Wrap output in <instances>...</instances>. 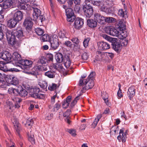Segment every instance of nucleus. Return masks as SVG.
<instances>
[{
    "mask_svg": "<svg viewBox=\"0 0 147 147\" xmlns=\"http://www.w3.org/2000/svg\"><path fill=\"white\" fill-rule=\"evenodd\" d=\"M13 124L17 133L18 134V135H20V125L18 121H15L14 122H13Z\"/></svg>",
    "mask_w": 147,
    "mask_h": 147,
    "instance_id": "nucleus-29",
    "label": "nucleus"
},
{
    "mask_svg": "<svg viewBox=\"0 0 147 147\" xmlns=\"http://www.w3.org/2000/svg\"><path fill=\"white\" fill-rule=\"evenodd\" d=\"M48 60L49 61H52L53 60V56L52 54H50L47 55Z\"/></svg>",
    "mask_w": 147,
    "mask_h": 147,
    "instance_id": "nucleus-64",
    "label": "nucleus"
},
{
    "mask_svg": "<svg viewBox=\"0 0 147 147\" xmlns=\"http://www.w3.org/2000/svg\"><path fill=\"white\" fill-rule=\"evenodd\" d=\"M90 40V38H85L83 42L84 46L85 48H86L88 46V43Z\"/></svg>",
    "mask_w": 147,
    "mask_h": 147,
    "instance_id": "nucleus-46",
    "label": "nucleus"
},
{
    "mask_svg": "<svg viewBox=\"0 0 147 147\" xmlns=\"http://www.w3.org/2000/svg\"><path fill=\"white\" fill-rule=\"evenodd\" d=\"M83 10L85 15L87 18L90 17L93 14V9L91 6H83Z\"/></svg>",
    "mask_w": 147,
    "mask_h": 147,
    "instance_id": "nucleus-7",
    "label": "nucleus"
},
{
    "mask_svg": "<svg viewBox=\"0 0 147 147\" xmlns=\"http://www.w3.org/2000/svg\"><path fill=\"white\" fill-rule=\"evenodd\" d=\"M33 123V120L32 119L29 118L27 120L26 123L25 124V125L26 127L31 126Z\"/></svg>",
    "mask_w": 147,
    "mask_h": 147,
    "instance_id": "nucleus-39",
    "label": "nucleus"
},
{
    "mask_svg": "<svg viewBox=\"0 0 147 147\" xmlns=\"http://www.w3.org/2000/svg\"><path fill=\"white\" fill-rule=\"evenodd\" d=\"M21 88V86H20L17 88H14L13 90V94L15 95L19 94L20 89Z\"/></svg>",
    "mask_w": 147,
    "mask_h": 147,
    "instance_id": "nucleus-49",
    "label": "nucleus"
},
{
    "mask_svg": "<svg viewBox=\"0 0 147 147\" xmlns=\"http://www.w3.org/2000/svg\"><path fill=\"white\" fill-rule=\"evenodd\" d=\"M23 16V13L22 11H18L15 13L13 18L19 22L22 20Z\"/></svg>",
    "mask_w": 147,
    "mask_h": 147,
    "instance_id": "nucleus-16",
    "label": "nucleus"
},
{
    "mask_svg": "<svg viewBox=\"0 0 147 147\" xmlns=\"http://www.w3.org/2000/svg\"><path fill=\"white\" fill-rule=\"evenodd\" d=\"M27 135L28 137L29 140L32 144H35V140L34 138V134L33 132L30 131V132H28Z\"/></svg>",
    "mask_w": 147,
    "mask_h": 147,
    "instance_id": "nucleus-26",
    "label": "nucleus"
},
{
    "mask_svg": "<svg viewBox=\"0 0 147 147\" xmlns=\"http://www.w3.org/2000/svg\"><path fill=\"white\" fill-rule=\"evenodd\" d=\"M102 36L109 41L111 43L112 48L117 52L119 53L121 50V45L120 42H118V39L115 38H112L106 34H102Z\"/></svg>",
    "mask_w": 147,
    "mask_h": 147,
    "instance_id": "nucleus-1",
    "label": "nucleus"
},
{
    "mask_svg": "<svg viewBox=\"0 0 147 147\" xmlns=\"http://www.w3.org/2000/svg\"><path fill=\"white\" fill-rule=\"evenodd\" d=\"M94 5H96L98 6H100L101 4V2L100 1H93L92 3Z\"/></svg>",
    "mask_w": 147,
    "mask_h": 147,
    "instance_id": "nucleus-57",
    "label": "nucleus"
},
{
    "mask_svg": "<svg viewBox=\"0 0 147 147\" xmlns=\"http://www.w3.org/2000/svg\"><path fill=\"white\" fill-rule=\"evenodd\" d=\"M5 80L9 83L14 85L17 86L19 84V81L18 78L13 75H7Z\"/></svg>",
    "mask_w": 147,
    "mask_h": 147,
    "instance_id": "nucleus-5",
    "label": "nucleus"
},
{
    "mask_svg": "<svg viewBox=\"0 0 147 147\" xmlns=\"http://www.w3.org/2000/svg\"><path fill=\"white\" fill-rule=\"evenodd\" d=\"M87 24L89 27L94 28L97 26V23L95 20L92 19H89L87 20Z\"/></svg>",
    "mask_w": 147,
    "mask_h": 147,
    "instance_id": "nucleus-22",
    "label": "nucleus"
},
{
    "mask_svg": "<svg viewBox=\"0 0 147 147\" xmlns=\"http://www.w3.org/2000/svg\"><path fill=\"white\" fill-rule=\"evenodd\" d=\"M64 64L67 68H69L71 64V61L69 56L65 55L64 56Z\"/></svg>",
    "mask_w": 147,
    "mask_h": 147,
    "instance_id": "nucleus-21",
    "label": "nucleus"
},
{
    "mask_svg": "<svg viewBox=\"0 0 147 147\" xmlns=\"http://www.w3.org/2000/svg\"><path fill=\"white\" fill-rule=\"evenodd\" d=\"M122 141L123 142H125L126 139V132L125 133L122 134L121 136Z\"/></svg>",
    "mask_w": 147,
    "mask_h": 147,
    "instance_id": "nucleus-59",
    "label": "nucleus"
},
{
    "mask_svg": "<svg viewBox=\"0 0 147 147\" xmlns=\"http://www.w3.org/2000/svg\"><path fill=\"white\" fill-rule=\"evenodd\" d=\"M57 71H58L62 70L63 68L62 65L61 64L57 63Z\"/></svg>",
    "mask_w": 147,
    "mask_h": 147,
    "instance_id": "nucleus-60",
    "label": "nucleus"
},
{
    "mask_svg": "<svg viewBox=\"0 0 147 147\" xmlns=\"http://www.w3.org/2000/svg\"><path fill=\"white\" fill-rule=\"evenodd\" d=\"M64 45L67 47H71L72 45V44L69 41H66L65 42Z\"/></svg>",
    "mask_w": 147,
    "mask_h": 147,
    "instance_id": "nucleus-56",
    "label": "nucleus"
},
{
    "mask_svg": "<svg viewBox=\"0 0 147 147\" xmlns=\"http://www.w3.org/2000/svg\"><path fill=\"white\" fill-rule=\"evenodd\" d=\"M4 38V34L2 28L0 27V40H1Z\"/></svg>",
    "mask_w": 147,
    "mask_h": 147,
    "instance_id": "nucleus-63",
    "label": "nucleus"
},
{
    "mask_svg": "<svg viewBox=\"0 0 147 147\" xmlns=\"http://www.w3.org/2000/svg\"><path fill=\"white\" fill-rule=\"evenodd\" d=\"M64 57L63 55L60 53H57L55 55V59L58 63H61L64 60Z\"/></svg>",
    "mask_w": 147,
    "mask_h": 147,
    "instance_id": "nucleus-23",
    "label": "nucleus"
},
{
    "mask_svg": "<svg viewBox=\"0 0 147 147\" xmlns=\"http://www.w3.org/2000/svg\"><path fill=\"white\" fill-rule=\"evenodd\" d=\"M69 104L66 101H64L62 102V106L63 108L66 109L69 106Z\"/></svg>",
    "mask_w": 147,
    "mask_h": 147,
    "instance_id": "nucleus-62",
    "label": "nucleus"
},
{
    "mask_svg": "<svg viewBox=\"0 0 147 147\" xmlns=\"http://www.w3.org/2000/svg\"><path fill=\"white\" fill-rule=\"evenodd\" d=\"M57 87H58L57 84L52 83L49 84L48 87V89L51 91H53L55 90Z\"/></svg>",
    "mask_w": 147,
    "mask_h": 147,
    "instance_id": "nucleus-35",
    "label": "nucleus"
},
{
    "mask_svg": "<svg viewBox=\"0 0 147 147\" xmlns=\"http://www.w3.org/2000/svg\"><path fill=\"white\" fill-rule=\"evenodd\" d=\"M65 12L67 21L70 22H73L75 20L76 17L74 15L72 9L71 8L67 9L65 10Z\"/></svg>",
    "mask_w": 147,
    "mask_h": 147,
    "instance_id": "nucleus-6",
    "label": "nucleus"
},
{
    "mask_svg": "<svg viewBox=\"0 0 147 147\" xmlns=\"http://www.w3.org/2000/svg\"><path fill=\"white\" fill-rule=\"evenodd\" d=\"M11 46L15 49H17L20 46V44L18 41L16 40L14 42L10 44Z\"/></svg>",
    "mask_w": 147,
    "mask_h": 147,
    "instance_id": "nucleus-37",
    "label": "nucleus"
},
{
    "mask_svg": "<svg viewBox=\"0 0 147 147\" xmlns=\"http://www.w3.org/2000/svg\"><path fill=\"white\" fill-rule=\"evenodd\" d=\"M61 107V105L58 103H56L54 105L53 109V111H57Z\"/></svg>",
    "mask_w": 147,
    "mask_h": 147,
    "instance_id": "nucleus-47",
    "label": "nucleus"
},
{
    "mask_svg": "<svg viewBox=\"0 0 147 147\" xmlns=\"http://www.w3.org/2000/svg\"><path fill=\"white\" fill-rule=\"evenodd\" d=\"M88 57V56L87 54L86 53H84L82 55V59L84 60H87Z\"/></svg>",
    "mask_w": 147,
    "mask_h": 147,
    "instance_id": "nucleus-61",
    "label": "nucleus"
},
{
    "mask_svg": "<svg viewBox=\"0 0 147 147\" xmlns=\"http://www.w3.org/2000/svg\"><path fill=\"white\" fill-rule=\"evenodd\" d=\"M105 17L101 15L100 14L96 13L94 14V19L97 22L100 24H105Z\"/></svg>",
    "mask_w": 147,
    "mask_h": 147,
    "instance_id": "nucleus-11",
    "label": "nucleus"
},
{
    "mask_svg": "<svg viewBox=\"0 0 147 147\" xmlns=\"http://www.w3.org/2000/svg\"><path fill=\"white\" fill-rule=\"evenodd\" d=\"M18 63L23 66L25 69L30 67L32 63V62L27 59H21Z\"/></svg>",
    "mask_w": 147,
    "mask_h": 147,
    "instance_id": "nucleus-13",
    "label": "nucleus"
},
{
    "mask_svg": "<svg viewBox=\"0 0 147 147\" xmlns=\"http://www.w3.org/2000/svg\"><path fill=\"white\" fill-rule=\"evenodd\" d=\"M33 13L32 14L34 18V20H36L38 18L39 16L41 14V11L40 9L37 8L32 7Z\"/></svg>",
    "mask_w": 147,
    "mask_h": 147,
    "instance_id": "nucleus-17",
    "label": "nucleus"
},
{
    "mask_svg": "<svg viewBox=\"0 0 147 147\" xmlns=\"http://www.w3.org/2000/svg\"><path fill=\"white\" fill-rule=\"evenodd\" d=\"M41 38L43 41L49 42L51 38H50L49 36L47 34H45L42 36Z\"/></svg>",
    "mask_w": 147,
    "mask_h": 147,
    "instance_id": "nucleus-38",
    "label": "nucleus"
},
{
    "mask_svg": "<svg viewBox=\"0 0 147 147\" xmlns=\"http://www.w3.org/2000/svg\"><path fill=\"white\" fill-rule=\"evenodd\" d=\"M79 5L76 4V5H74V7H71L73 8L74 11L76 12H79L80 9Z\"/></svg>",
    "mask_w": 147,
    "mask_h": 147,
    "instance_id": "nucleus-53",
    "label": "nucleus"
},
{
    "mask_svg": "<svg viewBox=\"0 0 147 147\" xmlns=\"http://www.w3.org/2000/svg\"><path fill=\"white\" fill-rule=\"evenodd\" d=\"M123 21L122 20H118L117 22V24L119 28L121 30H123L125 29V26Z\"/></svg>",
    "mask_w": 147,
    "mask_h": 147,
    "instance_id": "nucleus-28",
    "label": "nucleus"
},
{
    "mask_svg": "<svg viewBox=\"0 0 147 147\" xmlns=\"http://www.w3.org/2000/svg\"><path fill=\"white\" fill-rule=\"evenodd\" d=\"M79 96H76L74 100L71 102V107L74 106L75 105L76 103L77 100L79 99Z\"/></svg>",
    "mask_w": 147,
    "mask_h": 147,
    "instance_id": "nucleus-48",
    "label": "nucleus"
},
{
    "mask_svg": "<svg viewBox=\"0 0 147 147\" xmlns=\"http://www.w3.org/2000/svg\"><path fill=\"white\" fill-rule=\"evenodd\" d=\"M7 39L8 42L10 45L16 40V36L12 32L7 30L6 32Z\"/></svg>",
    "mask_w": 147,
    "mask_h": 147,
    "instance_id": "nucleus-9",
    "label": "nucleus"
},
{
    "mask_svg": "<svg viewBox=\"0 0 147 147\" xmlns=\"http://www.w3.org/2000/svg\"><path fill=\"white\" fill-rule=\"evenodd\" d=\"M127 12L125 10L124 11L122 9H121L118 11V14L122 17L126 18L127 17Z\"/></svg>",
    "mask_w": 147,
    "mask_h": 147,
    "instance_id": "nucleus-31",
    "label": "nucleus"
},
{
    "mask_svg": "<svg viewBox=\"0 0 147 147\" xmlns=\"http://www.w3.org/2000/svg\"><path fill=\"white\" fill-rule=\"evenodd\" d=\"M68 5V7H73L76 4H80L81 0H66Z\"/></svg>",
    "mask_w": 147,
    "mask_h": 147,
    "instance_id": "nucleus-19",
    "label": "nucleus"
},
{
    "mask_svg": "<svg viewBox=\"0 0 147 147\" xmlns=\"http://www.w3.org/2000/svg\"><path fill=\"white\" fill-rule=\"evenodd\" d=\"M28 94V92L24 88H23L21 86V88L20 89L19 95L21 97H25Z\"/></svg>",
    "mask_w": 147,
    "mask_h": 147,
    "instance_id": "nucleus-30",
    "label": "nucleus"
},
{
    "mask_svg": "<svg viewBox=\"0 0 147 147\" xmlns=\"http://www.w3.org/2000/svg\"><path fill=\"white\" fill-rule=\"evenodd\" d=\"M47 60L44 58V57H42L41 58L39 59L37 62L38 64H39L41 65L45 64Z\"/></svg>",
    "mask_w": 147,
    "mask_h": 147,
    "instance_id": "nucleus-45",
    "label": "nucleus"
},
{
    "mask_svg": "<svg viewBox=\"0 0 147 147\" xmlns=\"http://www.w3.org/2000/svg\"><path fill=\"white\" fill-rule=\"evenodd\" d=\"M39 85L42 88L44 89H46L48 86L47 83L45 81H42L40 82Z\"/></svg>",
    "mask_w": 147,
    "mask_h": 147,
    "instance_id": "nucleus-40",
    "label": "nucleus"
},
{
    "mask_svg": "<svg viewBox=\"0 0 147 147\" xmlns=\"http://www.w3.org/2000/svg\"><path fill=\"white\" fill-rule=\"evenodd\" d=\"M13 3L11 0H6L2 3V7L4 9L9 8L12 5Z\"/></svg>",
    "mask_w": 147,
    "mask_h": 147,
    "instance_id": "nucleus-20",
    "label": "nucleus"
},
{
    "mask_svg": "<svg viewBox=\"0 0 147 147\" xmlns=\"http://www.w3.org/2000/svg\"><path fill=\"white\" fill-rule=\"evenodd\" d=\"M84 24L83 20L81 18H77L75 20L74 27L77 29H79L82 27Z\"/></svg>",
    "mask_w": 147,
    "mask_h": 147,
    "instance_id": "nucleus-14",
    "label": "nucleus"
},
{
    "mask_svg": "<svg viewBox=\"0 0 147 147\" xmlns=\"http://www.w3.org/2000/svg\"><path fill=\"white\" fill-rule=\"evenodd\" d=\"M105 24L106 23H111L114 21L115 19L111 17H105Z\"/></svg>",
    "mask_w": 147,
    "mask_h": 147,
    "instance_id": "nucleus-44",
    "label": "nucleus"
},
{
    "mask_svg": "<svg viewBox=\"0 0 147 147\" xmlns=\"http://www.w3.org/2000/svg\"><path fill=\"white\" fill-rule=\"evenodd\" d=\"M111 34L110 35L114 36H116L118 37L119 31L117 30L114 28H113L112 29Z\"/></svg>",
    "mask_w": 147,
    "mask_h": 147,
    "instance_id": "nucleus-42",
    "label": "nucleus"
},
{
    "mask_svg": "<svg viewBox=\"0 0 147 147\" xmlns=\"http://www.w3.org/2000/svg\"><path fill=\"white\" fill-rule=\"evenodd\" d=\"M96 59L97 61H99L103 58L105 56L104 53L100 51H97L96 53Z\"/></svg>",
    "mask_w": 147,
    "mask_h": 147,
    "instance_id": "nucleus-24",
    "label": "nucleus"
},
{
    "mask_svg": "<svg viewBox=\"0 0 147 147\" xmlns=\"http://www.w3.org/2000/svg\"><path fill=\"white\" fill-rule=\"evenodd\" d=\"M79 85L80 86H83L85 85V86L82 88V91L84 90H88L91 89L94 86V81L92 79H80Z\"/></svg>",
    "mask_w": 147,
    "mask_h": 147,
    "instance_id": "nucleus-2",
    "label": "nucleus"
},
{
    "mask_svg": "<svg viewBox=\"0 0 147 147\" xmlns=\"http://www.w3.org/2000/svg\"><path fill=\"white\" fill-rule=\"evenodd\" d=\"M136 89L134 86L130 87L127 92V95L130 100H131L133 97L135 95Z\"/></svg>",
    "mask_w": 147,
    "mask_h": 147,
    "instance_id": "nucleus-15",
    "label": "nucleus"
},
{
    "mask_svg": "<svg viewBox=\"0 0 147 147\" xmlns=\"http://www.w3.org/2000/svg\"><path fill=\"white\" fill-rule=\"evenodd\" d=\"M0 58L8 63L11 61L12 55L8 51H2L0 53Z\"/></svg>",
    "mask_w": 147,
    "mask_h": 147,
    "instance_id": "nucleus-8",
    "label": "nucleus"
},
{
    "mask_svg": "<svg viewBox=\"0 0 147 147\" xmlns=\"http://www.w3.org/2000/svg\"><path fill=\"white\" fill-rule=\"evenodd\" d=\"M112 27L108 26L105 29V31L108 34L111 35V32L112 29H113Z\"/></svg>",
    "mask_w": 147,
    "mask_h": 147,
    "instance_id": "nucleus-52",
    "label": "nucleus"
},
{
    "mask_svg": "<svg viewBox=\"0 0 147 147\" xmlns=\"http://www.w3.org/2000/svg\"><path fill=\"white\" fill-rule=\"evenodd\" d=\"M50 68L51 69H55L57 70V63L51 64L50 66Z\"/></svg>",
    "mask_w": 147,
    "mask_h": 147,
    "instance_id": "nucleus-58",
    "label": "nucleus"
},
{
    "mask_svg": "<svg viewBox=\"0 0 147 147\" xmlns=\"http://www.w3.org/2000/svg\"><path fill=\"white\" fill-rule=\"evenodd\" d=\"M12 57L13 60L15 61H19L21 60V55L18 52H15L13 53Z\"/></svg>",
    "mask_w": 147,
    "mask_h": 147,
    "instance_id": "nucleus-34",
    "label": "nucleus"
},
{
    "mask_svg": "<svg viewBox=\"0 0 147 147\" xmlns=\"http://www.w3.org/2000/svg\"><path fill=\"white\" fill-rule=\"evenodd\" d=\"M20 3L18 5V7L21 9L28 10L29 9L30 5L28 4Z\"/></svg>",
    "mask_w": 147,
    "mask_h": 147,
    "instance_id": "nucleus-27",
    "label": "nucleus"
},
{
    "mask_svg": "<svg viewBox=\"0 0 147 147\" xmlns=\"http://www.w3.org/2000/svg\"><path fill=\"white\" fill-rule=\"evenodd\" d=\"M18 22V21L13 18L9 21L7 25L8 26L11 28H13L16 26Z\"/></svg>",
    "mask_w": 147,
    "mask_h": 147,
    "instance_id": "nucleus-25",
    "label": "nucleus"
},
{
    "mask_svg": "<svg viewBox=\"0 0 147 147\" xmlns=\"http://www.w3.org/2000/svg\"><path fill=\"white\" fill-rule=\"evenodd\" d=\"M102 97L104 100L105 102V103H106V104L109 105V104L108 101L109 100L108 99V95L106 93H103L102 95Z\"/></svg>",
    "mask_w": 147,
    "mask_h": 147,
    "instance_id": "nucleus-36",
    "label": "nucleus"
},
{
    "mask_svg": "<svg viewBox=\"0 0 147 147\" xmlns=\"http://www.w3.org/2000/svg\"><path fill=\"white\" fill-rule=\"evenodd\" d=\"M124 33L123 32L120 34L119 32L117 37L120 39H123L126 38L127 36V35L124 34Z\"/></svg>",
    "mask_w": 147,
    "mask_h": 147,
    "instance_id": "nucleus-51",
    "label": "nucleus"
},
{
    "mask_svg": "<svg viewBox=\"0 0 147 147\" xmlns=\"http://www.w3.org/2000/svg\"><path fill=\"white\" fill-rule=\"evenodd\" d=\"M33 23L30 17H26L24 19L23 25L28 32L29 36L31 34V29L32 27Z\"/></svg>",
    "mask_w": 147,
    "mask_h": 147,
    "instance_id": "nucleus-4",
    "label": "nucleus"
},
{
    "mask_svg": "<svg viewBox=\"0 0 147 147\" xmlns=\"http://www.w3.org/2000/svg\"><path fill=\"white\" fill-rule=\"evenodd\" d=\"M71 113V111L70 109H67L66 111L63 114V116L64 117H66L68 118Z\"/></svg>",
    "mask_w": 147,
    "mask_h": 147,
    "instance_id": "nucleus-50",
    "label": "nucleus"
},
{
    "mask_svg": "<svg viewBox=\"0 0 147 147\" xmlns=\"http://www.w3.org/2000/svg\"><path fill=\"white\" fill-rule=\"evenodd\" d=\"M12 32L15 36L18 38L23 36V32L22 30H19L18 31L15 30Z\"/></svg>",
    "mask_w": 147,
    "mask_h": 147,
    "instance_id": "nucleus-32",
    "label": "nucleus"
},
{
    "mask_svg": "<svg viewBox=\"0 0 147 147\" xmlns=\"http://www.w3.org/2000/svg\"><path fill=\"white\" fill-rule=\"evenodd\" d=\"M55 72L54 71H48L45 73V75L49 78H53L55 77V75L54 74Z\"/></svg>",
    "mask_w": 147,
    "mask_h": 147,
    "instance_id": "nucleus-33",
    "label": "nucleus"
},
{
    "mask_svg": "<svg viewBox=\"0 0 147 147\" xmlns=\"http://www.w3.org/2000/svg\"><path fill=\"white\" fill-rule=\"evenodd\" d=\"M39 91L40 89L38 88L35 87L30 89L29 90V93L32 97L40 99H44L45 97V95L43 94H38Z\"/></svg>",
    "mask_w": 147,
    "mask_h": 147,
    "instance_id": "nucleus-3",
    "label": "nucleus"
},
{
    "mask_svg": "<svg viewBox=\"0 0 147 147\" xmlns=\"http://www.w3.org/2000/svg\"><path fill=\"white\" fill-rule=\"evenodd\" d=\"M98 49L101 50H105L109 49L110 48V45L105 42H99L97 43Z\"/></svg>",
    "mask_w": 147,
    "mask_h": 147,
    "instance_id": "nucleus-12",
    "label": "nucleus"
},
{
    "mask_svg": "<svg viewBox=\"0 0 147 147\" xmlns=\"http://www.w3.org/2000/svg\"><path fill=\"white\" fill-rule=\"evenodd\" d=\"M35 31L36 34L39 36H41L44 33L43 30L40 28H35Z\"/></svg>",
    "mask_w": 147,
    "mask_h": 147,
    "instance_id": "nucleus-41",
    "label": "nucleus"
},
{
    "mask_svg": "<svg viewBox=\"0 0 147 147\" xmlns=\"http://www.w3.org/2000/svg\"><path fill=\"white\" fill-rule=\"evenodd\" d=\"M95 75V73L94 72H91L90 74L89 75L87 79H92L93 80L94 79V77Z\"/></svg>",
    "mask_w": 147,
    "mask_h": 147,
    "instance_id": "nucleus-55",
    "label": "nucleus"
},
{
    "mask_svg": "<svg viewBox=\"0 0 147 147\" xmlns=\"http://www.w3.org/2000/svg\"><path fill=\"white\" fill-rule=\"evenodd\" d=\"M49 42L52 49L53 50L56 49L59 45L58 39L56 38L53 37L51 38Z\"/></svg>",
    "mask_w": 147,
    "mask_h": 147,
    "instance_id": "nucleus-10",
    "label": "nucleus"
},
{
    "mask_svg": "<svg viewBox=\"0 0 147 147\" xmlns=\"http://www.w3.org/2000/svg\"><path fill=\"white\" fill-rule=\"evenodd\" d=\"M68 132L73 136L76 135V130L74 129H71L69 130Z\"/></svg>",
    "mask_w": 147,
    "mask_h": 147,
    "instance_id": "nucleus-54",
    "label": "nucleus"
},
{
    "mask_svg": "<svg viewBox=\"0 0 147 147\" xmlns=\"http://www.w3.org/2000/svg\"><path fill=\"white\" fill-rule=\"evenodd\" d=\"M0 70L6 72L8 71H15L14 68H10L7 67V65L5 64L0 63Z\"/></svg>",
    "mask_w": 147,
    "mask_h": 147,
    "instance_id": "nucleus-18",
    "label": "nucleus"
},
{
    "mask_svg": "<svg viewBox=\"0 0 147 147\" xmlns=\"http://www.w3.org/2000/svg\"><path fill=\"white\" fill-rule=\"evenodd\" d=\"M71 40L75 44L74 45V47L78 46V44L79 42V40L77 38H73L71 39Z\"/></svg>",
    "mask_w": 147,
    "mask_h": 147,
    "instance_id": "nucleus-43",
    "label": "nucleus"
}]
</instances>
